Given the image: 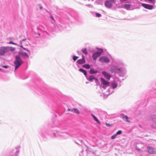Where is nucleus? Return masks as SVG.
Listing matches in <instances>:
<instances>
[{
  "instance_id": "nucleus-1",
  "label": "nucleus",
  "mask_w": 156,
  "mask_h": 156,
  "mask_svg": "<svg viewBox=\"0 0 156 156\" xmlns=\"http://www.w3.org/2000/svg\"><path fill=\"white\" fill-rule=\"evenodd\" d=\"M14 48L10 46H2L0 47V56H3L9 51H13L15 50Z\"/></svg>"
},
{
  "instance_id": "nucleus-2",
  "label": "nucleus",
  "mask_w": 156,
  "mask_h": 156,
  "mask_svg": "<svg viewBox=\"0 0 156 156\" xmlns=\"http://www.w3.org/2000/svg\"><path fill=\"white\" fill-rule=\"evenodd\" d=\"M120 82L119 81L118 79L115 80L112 82L110 85V88L108 90L110 94H111L114 92L113 89L117 87L118 83Z\"/></svg>"
},
{
  "instance_id": "nucleus-3",
  "label": "nucleus",
  "mask_w": 156,
  "mask_h": 156,
  "mask_svg": "<svg viewBox=\"0 0 156 156\" xmlns=\"http://www.w3.org/2000/svg\"><path fill=\"white\" fill-rule=\"evenodd\" d=\"M14 63L15 66V70H16L23 64V62L19 56H16L15 57V61Z\"/></svg>"
},
{
  "instance_id": "nucleus-4",
  "label": "nucleus",
  "mask_w": 156,
  "mask_h": 156,
  "mask_svg": "<svg viewBox=\"0 0 156 156\" xmlns=\"http://www.w3.org/2000/svg\"><path fill=\"white\" fill-rule=\"evenodd\" d=\"M112 64H115L118 67L124 66V64L123 62L121 60L119 59H113L112 62Z\"/></svg>"
},
{
  "instance_id": "nucleus-5",
  "label": "nucleus",
  "mask_w": 156,
  "mask_h": 156,
  "mask_svg": "<svg viewBox=\"0 0 156 156\" xmlns=\"http://www.w3.org/2000/svg\"><path fill=\"white\" fill-rule=\"evenodd\" d=\"M119 70L117 73L119 75L121 76H124L127 73V70L124 68L119 67Z\"/></svg>"
},
{
  "instance_id": "nucleus-6",
  "label": "nucleus",
  "mask_w": 156,
  "mask_h": 156,
  "mask_svg": "<svg viewBox=\"0 0 156 156\" xmlns=\"http://www.w3.org/2000/svg\"><path fill=\"white\" fill-rule=\"evenodd\" d=\"M119 67H118L116 65L112 64V66L110 67V70L112 73H117L118 71L119 70Z\"/></svg>"
},
{
  "instance_id": "nucleus-7",
  "label": "nucleus",
  "mask_w": 156,
  "mask_h": 156,
  "mask_svg": "<svg viewBox=\"0 0 156 156\" xmlns=\"http://www.w3.org/2000/svg\"><path fill=\"white\" fill-rule=\"evenodd\" d=\"M99 60L101 62L108 63L110 62V59L107 57L103 56L99 58Z\"/></svg>"
},
{
  "instance_id": "nucleus-8",
  "label": "nucleus",
  "mask_w": 156,
  "mask_h": 156,
  "mask_svg": "<svg viewBox=\"0 0 156 156\" xmlns=\"http://www.w3.org/2000/svg\"><path fill=\"white\" fill-rule=\"evenodd\" d=\"M101 83L103 84V86L102 87L104 89H105L106 87L108 86L109 85V82L106 81L104 78H101Z\"/></svg>"
},
{
  "instance_id": "nucleus-9",
  "label": "nucleus",
  "mask_w": 156,
  "mask_h": 156,
  "mask_svg": "<svg viewBox=\"0 0 156 156\" xmlns=\"http://www.w3.org/2000/svg\"><path fill=\"white\" fill-rule=\"evenodd\" d=\"M86 77L87 80L90 82H92L94 80L95 82H96L98 81V79L95 78L94 76L92 75H90L89 76L87 75Z\"/></svg>"
},
{
  "instance_id": "nucleus-10",
  "label": "nucleus",
  "mask_w": 156,
  "mask_h": 156,
  "mask_svg": "<svg viewBox=\"0 0 156 156\" xmlns=\"http://www.w3.org/2000/svg\"><path fill=\"white\" fill-rule=\"evenodd\" d=\"M147 150L149 153L151 154H155L156 153V149L151 147H147Z\"/></svg>"
},
{
  "instance_id": "nucleus-11",
  "label": "nucleus",
  "mask_w": 156,
  "mask_h": 156,
  "mask_svg": "<svg viewBox=\"0 0 156 156\" xmlns=\"http://www.w3.org/2000/svg\"><path fill=\"white\" fill-rule=\"evenodd\" d=\"M141 5L144 8L150 10L152 9L153 8V6L152 5L149 4L142 3Z\"/></svg>"
},
{
  "instance_id": "nucleus-12",
  "label": "nucleus",
  "mask_w": 156,
  "mask_h": 156,
  "mask_svg": "<svg viewBox=\"0 0 156 156\" xmlns=\"http://www.w3.org/2000/svg\"><path fill=\"white\" fill-rule=\"evenodd\" d=\"M101 55V53L96 52L94 53L92 55V58L94 60H96L97 58Z\"/></svg>"
},
{
  "instance_id": "nucleus-13",
  "label": "nucleus",
  "mask_w": 156,
  "mask_h": 156,
  "mask_svg": "<svg viewBox=\"0 0 156 156\" xmlns=\"http://www.w3.org/2000/svg\"><path fill=\"white\" fill-rule=\"evenodd\" d=\"M102 74L104 76L106 79L108 80H110L111 77V76L108 73L105 71H103L102 72Z\"/></svg>"
},
{
  "instance_id": "nucleus-14",
  "label": "nucleus",
  "mask_w": 156,
  "mask_h": 156,
  "mask_svg": "<svg viewBox=\"0 0 156 156\" xmlns=\"http://www.w3.org/2000/svg\"><path fill=\"white\" fill-rule=\"evenodd\" d=\"M82 58L80 59L77 61V62L79 64H83L85 62V57L83 55H82Z\"/></svg>"
},
{
  "instance_id": "nucleus-15",
  "label": "nucleus",
  "mask_w": 156,
  "mask_h": 156,
  "mask_svg": "<svg viewBox=\"0 0 156 156\" xmlns=\"http://www.w3.org/2000/svg\"><path fill=\"white\" fill-rule=\"evenodd\" d=\"M105 5L108 8H111L112 6V3L108 1H107L105 2Z\"/></svg>"
},
{
  "instance_id": "nucleus-16",
  "label": "nucleus",
  "mask_w": 156,
  "mask_h": 156,
  "mask_svg": "<svg viewBox=\"0 0 156 156\" xmlns=\"http://www.w3.org/2000/svg\"><path fill=\"white\" fill-rule=\"evenodd\" d=\"M122 132L121 130H119L115 134L112 136L111 138L113 139H115L117 135L121 134Z\"/></svg>"
},
{
  "instance_id": "nucleus-17",
  "label": "nucleus",
  "mask_w": 156,
  "mask_h": 156,
  "mask_svg": "<svg viewBox=\"0 0 156 156\" xmlns=\"http://www.w3.org/2000/svg\"><path fill=\"white\" fill-rule=\"evenodd\" d=\"M20 55L24 58H29L28 55L25 52H22L20 53Z\"/></svg>"
},
{
  "instance_id": "nucleus-18",
  "label": "nucleus",
  "mask_w": 156,
  "mask_h": 156,
  "mask_svg": "<svg viewBox=\"0 0 156 156\" xmlns=\"http://www.w3.org/2000/svg\"><path fill=\"white\" fill-rule=\"evenodd\" d=\"M91 116L93 118L95 121H96L98 124H100L101 122L98 119L95 117V116L93 114H91Z\"/></svg>"
},
{
  "instance_id": "nucleus-19",
  "label": "nucleus",
  "mask_w": 156,
  "mask_h": 156,
  "mask_svg": "<svg viewBox=\"0 0 156 156\" xmlns=\"http://www.w3.org/2000/svg\"><path fill=\"white\" fill-rule=\"evenodd\" d=\"M79 71L81 72L82 73L85 75V77L87 76V73L86 72V71L84 69H79Z\"/></svg>"
},
{
  "instance_id": "nucleus-20",
  "label": "nucleus",
  "mask_w": 156,
  "mask_h": 156,
  "mask_svg": "<svg viewBox=\"0 0 156 156\" xmlns=\"http://www.w3.org/2000/svg\"><path fill=\"white\" fill-rule=\"evenodd\" d=\"M131 5L130 4H125L123 6V7L127 10H129L130 8Z\"/></svg>"
},
{
  "instance_id": "nucleus-21",
  "label": "nucleus",
  "mask_w": 156,
  "mask_h": 156,
  "mask_svg": "<svg viewBox=\"0 0 156 156\" xmlns=\"http://www.w3.org/2000/svg\"><path fill=\"white\" fill-rule=\"evenodd\" d=\"M98 71L96 70H94V69L91 68L90 70V73L91 74L96 73L98 72Z\"/></svg>"
},
{
  "instance_id": "nucleus-22",
  "label": "nucleus",
  "mask_w": 156,
  "mask_h": 156,
  "mask_svg": "<svg viewBox=\"0 0 156 156\" xmlns=\"http://www.w3.org/2000/svg\"><path fill=\"white\" fill-rule=\"evenodd\" d=\"M82 52L85 55H86L88 54L87 50L86 48H83L81 50Z\"/></svg>"
},
{
  "instance_id": "nucleus-23",
  "label": "nucleus",
  "mask_w": 156,
  "mask_h": 156,
  "mask_svg": "<svg viewBox=\"0 0 156 156\" xmlns=\"http://www.w3.org/2000/svg\"><path fill=\"white\" fill-rule=\"evenodd\" d=\"M145 1L152 4H154L155 2V0H145Z\"/></svg>"
},
{
  "instance_id": "nucleus-24",
  "label": "nucleus",
  "mask_w": 156,
  "mask_h": 156,
  "mask_svg": "<svg viewBox=\"0 0 156 156\" xmlns=\"http://www.w3.org/2000/svg\"><path fill=\"white\" fill-rule=\"evenodd\" d=\"M122 118L124 119L126 121H127L128 122H130L128 120V119H129V118L126 115L122 117Z\"/></svg>"
},
{
  "instance_id": "nucleus-25",
  "label": "nucleus",
  "mask_w": 156,
  "mask_h": 156,
  "mask_svg": "<svg viewBox=\"0 0 156 156\" xmlns=\"http://www.w3.org/2000/svg\"><path fill=\"white\" fill-rule=\"evenodd\" d=\"M83 67L87 69H89L90 68V65L88 64H85L83 66Z\"/></svg>"
},
{
  "instance_id": "nucleus-26",
  "label": "nucleus",
  "mask_w": 156,
  "mask_h": 156,
  "mask_svg": "<svg viewBox=\"0 0 156 156\" xmlns=\"http://www.w3.org/2000/svg\"><path fill=\"white\" fill-rule=\"evenodd\" d=\"M19 151H16L14 154L12 155H11L9 156H17V155L19 154Z\"/></svg>"
},
{
  "instance_id": "nucleus-27",
  "label": "nucleus",
  "mask_w": 156,
  "mask_h": 156,
  "mask_svg": "<svg viewBox=\"0 0 156 156\" xmlns=\"http://www.w3.org/2000/svg\"><path fill=\"white\" fill-rule=\"evenodd\" d=\"M79 58V57L76 56H73V59L74 61H76L77 59Z\"/></svg>"
},
{
  "instance_id": "nucleus-28",
  "label": "nucleus",
  "mask_w": 156,
  "mask_h": 156,
  "mask_svg": "<svg viewBox=\"0 0 156 156\" xmlns=\"http://www.w3.org/2000/svg\"><path fill=\"white\" fill-rule=\"evenodd\" d=\"M73 112L74 111L75 113H79V112L78 111V110L76 108H73Z\"/></svg>"
},
{
  "instance_id": "nucleus-29",
  "label": "nucleus",
  "mask_w": 156,
  "mask_h": 156,
  "mask_svg": "<svg viewBox=\"0 0 156 156\" xmlns=\"http://www.w3.org/2000/svg\"><path fill=\"white\" fill-rule=\"evenodd\" d=\"M50 18L53 21H51V23H54V22H55V20H54V19L53 17L52 16H50Z\"/></svg>"
},
{
  "instance_id": "nucleus-30",
  "label": "nucleus",
  "mask_w": 156,
  "mask_h": 156,
  "mask_svg": "<svg viewBox=\"0 0 156 156\" xmlns=\"http://www.w3.org/2000/svg\"><path fill=\"white\" fill-rule=\"evenodd\" d=\"M97 49L100 51L99 52L101 53V54L103 52V51L102 49L97 48Z\"/></svg>"
},
{
  "instance_id": "nucleus-31",
  "label": "nucleus",
  "mask_w": 156,
  "mask_h": 156,
  "mask_svg": "<svg viewBox=\"0 0 156 156\" xmlns=\"http://www.w3.org/2000/svg\"><path fill=\"white\" fill-rule=\"evenodd\" d=\"M96 16L97 17H101V15L100 14H99V13H96Z\"/></svg>"
},
{
  "instance_id": "nucleus-32",
  "label": "nucleus",
  "mask_w": 156,
  "mask_h": 156,
  "mask_svg": "<svg viewBox=\"0 0 156 156\" xmlns=\"http://www.w3.org/2000/svg\"><path fill=\"white\" fill-rule=\"evenodd\" d=\"M8 44H13L14 45H17V44H16V43H15L14 42H12V41H10L8 43Z\"/></svg>"
},
{
  "instance_id": "nucleus-33",
  "label": "nucleus",
  "mask_w": 156,
  "mask_h": 156,
  "mask_svg": "<svg viewBox=\"0 0 156 156\" xmlns=\"http://www.w3.org/2000/svg\"><path fill=\"white\" fill-rule=\"evenodd\" d=\"M20 47L21 48H22L24 50L27 51L28 52H30V51L28 49H27V48L23 47L22 45L20 46Z\"/></svg>"
},
{
  "instance_id": "nucleus-34",
  "label": "nucleus",
  "mask_w": 156,
  "mask_h": 156,
  "mask_svg": "<svg viewBox=\"0 0 156 156\" xmlns=\"http://www.w3.org/2000/svg\"><path fill=\"white\" fill-rule=\"evenodd\" d=\"M86 6L87 7H92V6L91 4H87L86 5Z\"/></svg>"
},
{
  "instance_id": "nucleus-35",
  "label": "nucleus",
  "mask_w": 156,
  "mask_h": 156,
  "mask_svg": "<svg viewBox=\"0 0 156 156\" xmlns=\"http://www.w3.org/2000/svg\"><path fill=\"white\" fill-rule=\"evenodd\" d=\"M26 39H23L21 40L20 41V44H22V43L23 41H24Z\"/></svg>"
},
{
  "instance_id": "nucleus-36",
  "label": "nucleus",
  "mask_w": 156,
  "mask_h": 156,
  "mask_svg": "<svg viewBox=\"0 0 156 156\" xmlns=\"http://www.w3.org/2000/svg\"><path fill=\"white\" fill-rule=\"evenodd\" d=\"M106 125L108 126H111V125H110V124L108 123H106Z\"/></svg>"
},
{
  "instance_id": "nucleus-37",
  "label": "nucleus",
  "mask_w": 156,
  "mask_h": 156,
  "mask_svg": "<svg viewBox=\"0 0 156 156\" xmlns=\"http://www.w3.org/2000/svg\"><path fill=\"white\" fill-rule=\"evenodd\" d=\"M9 67V66H3V67L5 68H7Z\"/></svg>"
},
{
  "instance_id": "nucleus-38",
  "label": "nucleus",
  "mask_w": 156,
  "mask_h": 156,
  "mask_svg": "<svg viewBox=\"0 0 156 156\" xmlns=\"http://www.w3.org/2000/svg\"><path fill=\"white\" fill-rule=\"evenodd\" d=\"M68 111H72V112H73V109H68Z\"/></svg>"
},
{
  "instance_id": "nucleus-39",
  "label": "nucleus",
  "mask_w": 156,
  "mask_h": 156,
  "mask_svg": "<svg viewBox=\"0 0 156 156\" xmlns=\"http://www.w3.org/2000/svg\"><path fill=\"white\" fill-rule=\"evenodd\" d=\"M153 119H155L156 118V115H154L153 116Z\"/></svg>"
},
{
  "instance_id": "nucleus-40",
  "label": "nucleus",
  "mask_w": 156,
  "mask_h": 156,
  "mask_svg": "<svg viewBox=\"0 0 156 156\" xmlns=\"http://www.w3.org/2000/svg\"><path fill=\"white\" fill-rule=\"evenodd\" d=\"M53 134H54L55 136V133H53Z\"/></svg>"
},
{
  "instance_id": "nucleus-41",
  "label": "nucleus",
  "mask_w": 156,
  "mask_h": 156,
  "mask_svg": "<svg viewBox=\"0 0 156 156\" xmlns=\"http://www.w3.org/2000/svg\"><path fill=\"white\" fill-rule=\"evenodd\" d=\"M1 123V121L0 120V124Z\"/></svg>"
},
{
  "instance_id": "nucleus-42",
  "label": "nucleus",
  "mask_w": 156,
  "mask_h": 156,
  "mask_svg": "<svg viewBox=\"0 0 156 156\" xmlns=\"http://www.w3.org/2000/svg\"><path fill=\"white\" fill-rule=\"evenodd\" d=\"M45 33H46V34H48V33L47 32H45Z\"/></svg>"
},
{
  "instance_id": "nucleus-43",
  "label": "nucleus",
  "mask_w": 156,
  "mask_h": 156,
  "mask_svg": "<svg viewBox=\"0 0 156 156\" xmlns=\"http://www.w3.org/2000/svg\"><path fill=\"white\" fill-rule=\"evenodd\" d=\"M2 69L0 68V70H2Z\"/></svg>"
},
{
  "instance_id": "nucleus-44",
  "label": "nucleus",
  "mask_w": 156,
  "mask_h": 156,
  "mask_svg": "<svg viewBox=\"0 0 156 156\" xmlns=\"http://www.w3.org/2000/svg\"><path fill=\"white\" fill-rule=\"evenodd\" d=\"M41 8H42V7H40V9H41Z\"/></svg>"
},
{
  "instance_id": "nucleus-45",
  "label": "nucleus",
  "mask_w": 156,
  "mask_h": 156,
  "mask_svg": "<svg viewBox=\"0 0 156 156\" xmlns=\"http://www.w3.org/2000/svg\"><path fill=\"white\" fill-rule=\"evenodd\" d=\"M83 141L82 140H81V142H82Z\"/></svg>"
}]
</instances>
